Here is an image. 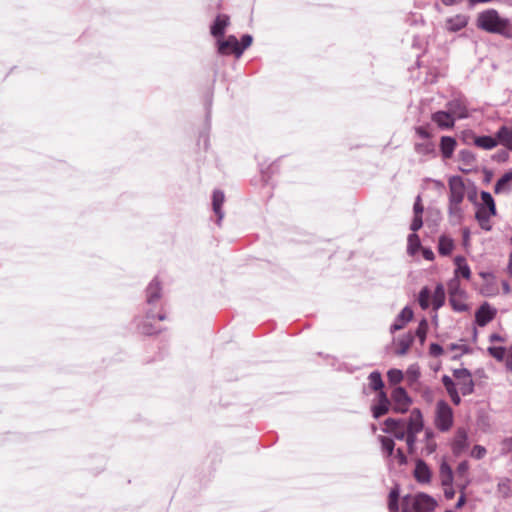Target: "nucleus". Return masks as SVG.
Instances as JSON below:
<instances>
[{
  "label": "nucleus",
  "instance_id": "a211bd4d",
  "mask_svg": "<svg viewBox=\"0 0 512 512\" xmlns=\"http://www.w3.org/2000/svg\"><path fill=\"white\" fill-rule=\"evenodd\" d=\"M496 137L499 144L512 151V125L501 126L496 133Z\"/></svg>",
  "mask_w": 512,
  "mask_h": 512
},
{
  "label": "nucleus",
  "instance_id": "7c9ffc66",
  "mask_svg": "<svg viewBox=\"0 0 512 512\" xmlns=\"http://www.w3.org/2000/svg\"><path fill=\"white\" fill-rule=\"evenodd\" d=\"M454 249V242L451 238L442 235L439 238L438 251L443 256H448Z\"/></svg>",
  "mask_w": 512,
  "mask_h": 512
},
{
  "label": "nucleus",
  "instance_id": "8fccbe9b",
  "mask_svg": "<svg viewBox=\"0 0 512 512\" xmlns=\"http://www.w3.org/2000/svg\"><path fill=\"white\" fill-rule=\"evenodd\" d=\"M393 436L398 440H405L407 437V429L405 426H400V428H396L393 432H391Z\"/></svg>",
  "mask_w": 512,
  "mask_h": 512
},
{
  "label": "nucleus",
  "instance_id": "e433bc0d",
  "mask_svg": "<svg viewBox=\"0 0 512 512\" xmlns=\"http://www.w3.org/2000/svg\"><path fill=\"white\" fill-rule=\"evenodd\" d=\"M497 493L502 498H508L511 496L512 490L510 486V480L508 478L501 479L497 485Z\"/></svg>",
  "mask_w": 512,
  "mask_h": 512
},
{
  "label": "nucleus",
  "instance_id": "f8f14e48",
  "mask_svg": "<svg viewBox=\"0 0 512 512\" xmlns=\"http://www.w3.org/2000/svg\"><path fill=\"white\" fill-rule=\"evenodd\" d=\"M424 426L423 417L419 409H413L406 421L407 434L417 435Z\"/></svg>",
  "mask_w": 512,
  "mask_h": 512
},
{
  "label": "nucleus",
  "instance_id": "9d476101",
  "mask_svg": "<svg viewBox=\"0 0 512 512\" xmlns=\"http://www.w3.org/2000/svg\"><path fill=\"white\" fill-rule=\"evenodd\" d=\"M447 112L456 119H463L468 117V109L465 101L460 98H455L446 104Z\"/></svg>",
  "mask_w": 512,
  "mask_h": 512
},
{
  "label": "nucleus",
  "instance_id": "cd10ccee",
  "mask_svg": "<svg viewBox=\"0 0 512 512\" xmlns=\"http://www.w3.org/2000/svg\"><path fill=\"white\" fill-rule=\"evenodd\" d=\"M414 150L421 156H435L436 154L435 144L431 141L415 143Z\"/></svg>",
  "mask_w": 512,
  "mask_h": 512
},
{
  "label": "nucleus",
  "instance_id": "3c124183",
  "mask_svg": "<svg viewBox=\"0 0 512 512\" xmlns=\"http://www.w3.org/2000/svg\"><path fill=\"white\" fill-rule=\"evenodd\" d=\"M417 435H413V434H407V437L405 439L406 441V444H407V447H408V452L410 454L414 453V450H415V443H416V440H417Z\"/></svg>",
  "mask_w": 512,
  "mask_h": 512
},
{
  "label": "nucleus",
  "instance_id": "c85d7f7f",
  "mask_svg": "<svg viewBox=\"0 0 512 512\" xmlns=\"http://www.w3.org/2000/svg\"><path fill=\"white\" fill-rule=\"evenodd\" d=\"M474 143L477 147L490 150L495 148L499 143L497 137L494 138L492 136H480L475 138Z\"/></svg>",
  "mask_w": 512,
  "mask_h": 512
},
{
  "label": "nucleus",
  "instance_id": "72a5a7b5",
  "mask_svg": "<svg viewBox=\"0 0 512 512\" xmlns=\"http://www.w3.org/2000/svg\"><path fill=\"white\" fill-rule=\"evenodd\" d=\"M399 496H400L399 488H398V486H395L394 488L391 489V491L389 493L388 508H389L390 512H398Z\"/></svg>",
  "mask_w": 512,
  "mask_h": 512
},
{
  "label": "nucleus",
  "instance_id": "58836bf2",
  "mask_svg": "<svg viewBox=\"0 0 512 512\" xmlns=\"http://www.w3.org/2000/svg\"><path fill=\"white\" fill-rule=\"evenodd\" d=\"M379 441L381 443L382 450L385 451L388 456H391L395 448L393 439L385 436H379Z\"/></svg>",
  "mask_w": 512,
  "mask_h": 512
},
{
  "label": "nucleus",
  "instance_id": "4c0bfd02",
  "mask_svg": "<svg viewBox=\"0 0 512 512\" xmlns=\"http://www.w3.org/2000/svg\"><path fill=\"white\" fill-rule=\"evenodd\" d=\"M465 298H466V295L462 296L461 298H459V296H453V297H450L449 301L454 310L459 311V312H464V311L468 310V306L465 303Z\"/></svg>",
  "mask_w": 512,
  "mask_h": 512
},
{
  "label": "nucleus",
  "instance_id": "1a4fd4ad",
  "mask_svg": "<svg viewBox=\"0 0 512 512\" xmlns=\"http://www.w3.org/2000/svg\"><path fill=\"white\" fill-rule=\"evenodd\" d=\"M392 406V402L388 398L385 391H380L377 395V402L372 405V415L375 419L380 418L381 416L388 413L390 407Z\"/></svg>",
  "mask_w": 512,
  "mask_h": 512
},
{
  "label": "nucleus",
  "instance_id": "a878e982",
  "mask_svg": "<svg viewBox=\"0 0 512 512\" xmlns=\"http://www.w3.org/2000/svg\"><path fill=\"white\" fill-rule=\"evenodd\" d=\"M495 214H490V212H487L485 207H479L476 211L475 217L480 225V227L486 231L491 230L490 225V217L494 216Z\"/></svg>",
  "mask_w": 512,
  "mask_h": 512
},
{
  "label": "nucleus",
  "instance_id": "603ef678",
  "mask_svg": "<svg viewBox=\"0 0 512 512\" xmlns=\"http://www.w3.org/2000/svg\"><path fill=\"white\" fill-rule=\"evenodd\" d=\"M423 225V221H422V215H414V218L412 220V223L410 225V229L413 231V232H416L418 231Z\"/></svg>",
  "mask_w": 512,
  "mask_h": 512
},
{
  "label": "nucleus",
  "instance_id": "f704fd0d",
  "mask_svg": "<svg viewBox=\"0 0 512 512\" xmlns=\"http://www.w3.org/2000/svg\"><path fill=\"white\" fill-rule=\"evenodd\" d=\"M481 199L483 203L480 207H485L487 212H490V214H496V206L491 194L489 192L482 191Z\"/></svg>",
  "mask_w": 512,
  "mask_h": 512
},
{
  "label": "nucleus",
  "instance_id": "39448f33",
  "mask_svg": "<svg viewBox=\"0 0 512 512\" xmlns=\"http://www.w3.org/2000/svg\"><path fill=\"white\" fill-rule=\"evenodd\" d=\"M436 427L440 431H447L453 424V412L451 407L445 401H439L436 406Z\"/></svg>",
  "mask_w": 512,
  "mask_h": 512
},
{
  "label": "nucleus",
  "instance_id": "09e8293b",
  "mask_svg": "<svg viewBox=\"0 0 512 512\" xmlns=\"http://www.w3.org/2000/svg\"><path fill=\"white\" fill-rule=\"evenodd\" d=\"M416 134L423 138V139H429L432 137V134L429 132L427 126H417L415 127Z\"/></svg>",
  "mask_w": 512,
  "mask_h": 512
},
{
  "label": "nucleus",
  "instance_id": "393cba45",
  "mask_svg": "<svg viewBox=\"0 0 512 512\" xmlns=\"http://www.w3.org/2000/svg\"><path fill=\"white\" fill-rule=\"evenodd\" d=\"M455 264L457 265V268L455 270V276L459 279V276L470 279L471 277V270L468 264L466 263V260L462 256H458L455 258Z\"/></svg>",
  "mask_w": 512,
  "mask_h": 512
},
{
  "label": "nucleus",
  "instance_id": "6e6d98bb",
  "mask_svg": "<svg viewBox=\"0 0 512 512\" xmlns=\"http://www.w3.org/2000/svg\"><path fill=\"white\" fill-rule=\"evenodd\" d=\"M423 210L424 208L423 205L421 204V198L420 196H418L413 206L414 215H422Z\"/></svg>",
  "mask_w": 512,
  "mask_h": 512
},
{
  "label": "nucleus",
  "instance_id": "a19ab883",
  "mask_svg": "<svg viewBox=\"0 0 512 512\" xmlns=\"http://www.w3.org/2000/svg\"><path fill=\"white\" fill-rule=\"evenodd\" d=\"M420 238L417 234L412 233L408 236V252L413 255L420 248Z\"/></svg>",
  "mask_w": 512,
  "mask_h": 512
},
{
  "label": "nucleus",
  "instance_id": "c03bdc74",
  "mask_svg": "<svg viewBox=\"0 0 512 512\" xmlns=\"http://www.w3.org/2000/svg\"><path fill=\"white\" fill-rule=\"evenodd\" d=\"M420 376L419 367L416 365H411L406 371V378L409 382H415L418 380Z\"/></svg>",
  "mask_w": 512,
  "mask_h": 512
},
{
  "label": "nucleus",
  "instance_id": "c756f323",
  "mask_svg": "<svg viewBox=\"0 0 512 512\" xmlns=\"http://www.w3.org/2000/svg\"><path fill=\"white\" fill-rule=\"evenodd\" d=\"M445 302V290L442 284H437L432 295V306L434 310H438Z\"/></svg>",
  "mask_w": 512,
  "mask_h": 512
},
{
  "label": "nucleus",
  "instance_id": "5701e85b",
  "mask_svg": "<svg viewBox=\"0 0 512 512\" xmlns=\"http://www.w3.org/2000/svg\"><path fill=\"white\" fill-rule=\"evenodd\" d=\"M229 24V17L227 15H218L211 26V34L214 37H221L225 32V28Z\"/></svg>",
  "mask_w": 512,
  "mask_h": 512
},
{
  "label": "nucleus",
  "instance_id": "9b49d317",
  "mask_svg": "<svg viewBox=\"0 0 512 512\" xmlns=\"http://www.w3.org/2000/svg\"><path fill=\"white\" fill-rule=\"evenodd\" d=\"M468 447V434L465 429L459 428L452 442V452L455 456H460Z\"/></svg>",
  "mask_w": 512,
  "mask_h": 512
},
{
  "label": "nucleus",
  "instance_id": "774afa93",
  "mask_svg": "<svg viewBox=\"0 0 512 512\" xmlns=\"http://www.w3.org/2000/svg\"><path fill=\"white\" fill-rule=\"evenodd\" d=\"M433 438H434V433H433V431H431V430L427 429V430L425 431V441L433 440Z\"/></svg>",
  "mask_w": 512,
  "mask_h": 512
},
{
  "label": "nucleus",
  "instance_id": "69168bd1",
  "mask_svg": "<svg viewBox=\"0 0 512 512\" xmlns=\"http://www.w3.org/2000/svg\"><path fill=\"white\" fill-rule=\"evenodd\" d=\"M487 352H489V353H492V352H506V350H505L504 347H489L487 349Z\"/></svg>",
  "mask_w": 512,
  "mask_h": 512
},
{
  "label": "nucleus",
  "instance_id": "864d4df0",
  "mask_svg": "<svg viewBox=\"0 0 512 512\" xmlns=\"http://www.w3.org/2000/svg\"><path fill=\"white\" fill-rule=\"evenodd\" d=\"M437 449V444L434 440L425 441L424 450L427 455L434 453Z\"/></svg>",
  "mask_w": 512,
  "mask_h": 512
},
{
  "label": "nucleus",
  "instance_id": "680f3d73",
  "mask_svg": "<svg viewBox=\"0 0 512 512\" xmlns=\"http://www.w3.org/2000/svg\"><path fill=\"white\" fill-rule=\"evenodd\" d=\"M506 271H507L508 275L512 278V252H510L508 255V263H507Z\"/></svg>",
  "mask_w": 512,
  "mask_h": 512
},
{
  "label": "nucleus",
  "instance_id": "20e7f679",
  "mask_svg": "<svg viewBox=\"0 0 512 512\" xmlns=\"http://www.w3.org/2000/svg\"><path fill=\"white\" fill-rule=\"evenodd\" d=\"M428 329V323L425 319H423L415 332L409 331L401 338H399L396 342L397 348L395 352H407L409 349L414 348L418 349L417 344L420 346L423 345L426 339V333Z\"/></svg>",
  "mask_w": 512,
  "mask_h": 512
},
{
  "label": "nucleus",
  "instance_id": "412c9836",
  "mask_svg": "<svg viewBox=\"0 0 512 512\" xmlns=\"http://www.w3.org/2000/svg\"><path fill=\"white\" fill-rule=\"evenodd\" d=\"M457 142L453 137L442 136L440 140V150L444 159L452 157Z\"/></svg>",
  "mask_w": 512,
  "mask_h": 512
},
{
  "label": "nucleus",
  "instance_id": "6ab92c4d",
  "mask_svg": "<svg viewBox=\"0 0 512 512\" xmlns=\"http://www.w3.org/2000/svg\"><path fill=\"white\" fill-rule=\"evenodd\" d=\"M512 170L503 174L495 183L494 192L496 194L509 193L512 190Z\"/></svg>",
  "mask_w": 512,
  "mask_h": 512
},
{
  "label": "nucleus",
  "instance_id": "7ed1b4c3",
  "mask_svg": "<svg viewBox=\"0 0 512 512\" xmlns=\"http://www.w3.org/2000/svg\"><path fill=\"white\" fill-rule=\"evenodd\" d=\"M436 506L437 501L423 492L406 495L402 499V512H432Z\"/></svg>",
  "mask_w": 512,
  "mask_h": 512
},
{
  "label": "nucleus",
  "instance_id": "2f4dec72",
  "mask_svg": "<svg viewBox=\"0 0 512 512\" xmlns=\"http://www.w3.org/2000/svg\"><path fill=\"white\" fill-rule=\"evenodd\" d=\"M368 380H369V385L372 390L378 391V393L380 391H383L384 382L382 380V376H381L380 372H378V371L371 372L368 376Z\"/></svg>",
  "mask_w": 512,
  "mask_h": 512
},
{
  "label": "nucleus",
  "instance_id": "37998d69",
  "mask_svg": "<svg viewBox=\"0 0 512 512\" xmlns=\"http://www.w3.org/2000/svg\"><path fill=\"white\" fill-rule=\"evenodd\" d=\"M388 380L391 384H398L403 379V373L398 369H391L387 373Z\"/></svg>",
  "mask_w": 512,
  "mask_h": 512
},
{
  "label": "nucleus",
  "instance_id": "ea45409f",
  "mask_svg": "<svg viewBox=\"0 0 512 512\" xmlns=\"http://www.w3.org/2000/svg\"><path fill=\"white\" fill-rule=\"evenodd\" d=\"M430 298H431V294H430L429 289L427 287H424L420 291L419 297H418V302L422 309L426 310L429 308Z\"/></svg>",
  "mask_w": 512,
  "mask_h": 512
},
{
  "label": "nucleus",
  "instance_id": "423d86ee",
  "mask_svg": "<svg viewBox=\"0 0 512 512\" xmlns=\"http://www.w3.org/2000/svg\"><path fill=\"white\" fill-rule=\"evenodd\" d=\"M456 379V385L463 396L470 395L474 391V382L469 370L462 368L456 369L453 373Z\"/></svg>",
  "mask_w": 512,
  "mask_h": 512
},
{
  "label": "nucleus",
  "instance_id": "79ce46f5",
  "mask_svg": "<svg viewBox=\"0 0 512 512\" xmlns=\"http://www.w3.org/2000/svg\"><path fill=\"white\" fill-rule=\"evenodd\" d=\"M496 360L500 363H503L506 367V370L512 373V354H492ZM512 382V380H511Z\"/></svg>",
  "mask_w": 512,
  "mask_h": 512
},
{
  "label": "nucleus",
  "instance_id": "4be33fe9",
  "mask_svg": "<svg viewBox=\"0 0 512 512\" xmlns=\"http://www.w3.org/2000/svg\"><path fill=\"white\" fill-rule=\"evenodd\" d=\"M224 200H225V196H224V193L220 190H215L213 192V197H212V206H213V211L214 213L216 214L217 216V224L220 225V222L221 220L223 219V212L221 210V207L224 203Z\"/></svg>",
  "mask_w": 512,
  "mask_h": 512
},
{
  "label": "nucleus",
  "instance_id": "052dcab7",
  "mask_svg": "<svg viewBox=\"0 0 512 512\" xmlns=\"http://www.w3.org/2000/svg\"><path fill=\"white\" fill-rule=\"evenodd\" d=\"M423 257L426 259V260H429V261H432L434 259V253L432 250L430 249H424L423 250Z\"/></svg>",
  "mask_w": 512,
  "mask_h": 512
},
{
  "label": "nucleus",
  "instance_id": "13d9d810",
  "mask_svg": "<svg viewBox=\"0 0 512 512\" xmlns=\"http://www.w3.org/2000/svg\"><path fill=\"white\" fill-rule=\"evenodd\" d=\"M448 395L450 396V399L453 402V404L459 405L461 403V398L457 389L455 391H450Z\"/></svg>",
  "mask_w": 512,
  "mask_h": 512
},
{
  "label": "nucleus",
  "instance_id": "6e6552de",
  "mask_svg": "<svg viewBox=\"0 0 512 512\" xmlns=\"http://www.w3.org/2000/svg\"><path fill=\"white\" fill-rule=\"evenodd\" d=\"M163 321L166 319V315L164 313H159L157 316L152 314L151 312H148L146 314L145 320L138 324V330L140 333L144 335H154L159 333L162 328L154 325L155 320Z\"/></svg>",
  "mask_w": 512,
  "mask_h": 512
},
{
  "label": "nucleus",
  "instance_id": "ddd939ff",
  "mask_svg": "<svg viewBox=\"0 0 512 512\" xmlns=\"http://www.w3.org/2000/svg\"><path fill=\"white\" fill-rule=\"evenodd\" d=\"M219 53L221 54H230L233 53L236 57H240L243 53V48L240 47V43L238 42L235 36H229L225 41L219 43L218 47Z\"/></svg>",
  "mask_w": 512,
  "mask_h": 512
},
{
  "label": "nucleus",
  "instance_id": "4d7b16f0",
  "mask_svg": "<svg viewBox=\"0 0 512 512\" xmlns=\"http://www.w3.org/2000/svg\"><path fill=\"white\" fill-rule=\"evenodd\" d=\"M252 43V37L248 34L243 35L241 38V44L240 47L243 48V51L249 47Z\"/></svg>",
  "mask_w": 512,
  "mask_h": 512
},
{
  "label": "nucleus",
  "instance_id": "49530a36",
  "mask_svg": "<svg viewBox=\"0 0 512 512\" xmlns=\"http://www.w3.org/2000/svg\"><path fill=\"white\" fill-rule=\"evenodd\" d=\"M486 454L485 447L481 445H475L471 451V456L475 459H482Z\"/></svg>",
  "mask_w": 512,
  "mask_h": 512
},
{
  "label": "nucleus",
  "instance_id": "aec40b11",
  "mask_svg": "<svg viewBox=\"0 0 512 512\" xmlns=\"http://www.w3.org/2000/svg\"><path fill=\"white\" fill-rule=\"evenodd\" d=\"M413 317V311L409 307H405L402 309L400 314L396 317L394 323L391 325V332H395L404 327V325L409 322Z\"/></svg>",
  "mask_w": 512,
  "mask_h": 512
},
{
  "label": "nucleus",
  "instance_id": "f3484780",
  "mask_svg": "<svg viewBox=\"0 0 512 512\" xmlns=\"http://www.w3.org/2000/svg\"><path fill=\"white\" fill-rule=\"evenodd\" d=\"M469 16L466 14H457L448 18L445 27L450 32H457L465 28L468 24Z\"/></svg>",
  "mask_w": 512,
  "mask_h": 512
},
{
  "label": "nucleus",
  "instance_id": "bb28decb",
  "mask_svg": "<svg viewBox=\"0 0 512 512\" xmlns=\"http://www.w3.org/2000/svg\"><path fill=\"white\" fill-rule=\"evenodd\" d=\"M161 286L157 278L153 279L147 287L146 297L147 302L152 304L160 298Z\"/></svg>",
  "mask_w": 512,
  "mask_h": 512
},
{
  "label": "nucleus",
  "instance_id": "0eeeda50",
  "mask_svg": "<svg viewBox=\"0 0 512 512\" xmlns=\"http://www.w3.org/2000/svg\"><path fill=\"white\" fill-rule=\"evenodd\" d=\"M392 409L397 413H405L411 404V398L402 387H396L391 394Z\"/></svg>",
  "mask_w": 512,
  "mask_h": 512
},
{
  "label": "nucleus",
  "instance_id": "e2e57ef3",
  "mask_svg": "<svg viewBox=\"0 0 512 512\" xmlns=\"http://www.w3.org/2000/svg\"><path fill=\"white\" fill-rule=\"evenodd\" d=\"M466 502V498H465V495L464 494H461L460 497L458 498V501L456 503V508L457 509H460Z\"/></svg>",
  "mask_w": 512,
  "mask_h": 512
},
{
  "label": "nucleus",
  "instance_id": "2eb2a0df",
  "mask_svg": "<svg viewBox=\"0 0 512 512\" xmlns=\"http://www.w3.org/2000/svg\"><path fill=\"white\" fill-rule=\"evenodd\" d=\"M431 470L422 459H418L415 464L414 477L418 483L427 484L431 481Z\"/></svg>",
  "mask_w": 512,
  "mask_h": 512
},
{
  "label": "nucleus",
  "instance_id": "de8ad7c7",
  "mask_svg": "<svg viewBox=\"0 0 512 512\" xmlns=\"http://www.w3.org/2000/svg\"><path fill=\"white\" fill-rule=\"evenodd\" d=\"M468 469H469L468 461L464 460V461L460 462L456 469L457 476L460 478L464 477L466 475Z\"/></svg>",
  "mask_w": 512,
  "mask_h": 512
},
{
  "label": "nucleus",
  "instance_id": "f257e3e1",
  "mask_svg": "<svg viewBox=\"0 0 512 512\" xmlns=\"http://www.w3.org/2000/svg\"><path fill=\"white\" fill-rule=\"evenodd\" d=\"M476 25L479 29L512 38V24L508 18H503L495 9H488L478 14Z\"/></svg>",
  "mask_w": 512,
  "mask_h": 512
},
{
  "label": "nucleus",
  "instance_id": "f03ea898",
  "mask_svg": "<svg viewBox=\"0 0 512 512\" xmlns=\"http://www.w3.org/2000/svg\"><path fill=\"white\" fill-rule=\"evenodd\" d=\"M465 197V185L461 177L454 176L449 180V205L450 218L460 222L463 218L461 204Z\"/></svg>",
  "mask_w": 512,
  "mask_h": 512
},
{
  "label": "nucleus",
  "instance_id": "4468645a",
  "mask_svg": "<svg viewBox=\"0 0 512 512\" xmlns=\"http://www.w3.org/2000/svg\"><path fill=\"white\" fill-rule=\"evenodd\" d=\"M496 315V310L491 308L489 304L484 303L479 307L475 314L476 323L483 327L491 322Z\"/></svg>",
  "mask_w": 512,
  "mask_h": 512
},
{
  "label": "nucleus",
  "instance_id": "473e14b6",
  "mask_svg": "<svg viewBox=\"0 0 512 512\" xmlns=\"http://www.w3.org/2000/svg\"><path fill=\"white\" fill-rule=\"evenodd\" d=\"M447 288L450 297L459 296V298H461L465 296V291L461 288L460 281L457 277L452 278L448 282Z\"/></svg>",
  "mask_w": 512,
  "mask_h": 512
},
{
  "label": "nucleus",
  "instance_id": "338daca9",
  "mask_svg": "<svg viewBox=\"0 0 512 512\" xmlns=\"http://www.w3.org/2000/svg\"><path fill=\"white\" fill-rule=\"evenodd\" d=\"M480 276L485 279V280H488V279H493L494 278V275L493 273L491 272H481L480 273Z\"/></svg>",
  "mask_w": 512,
  "mask_h": 512
},
{
  "label": "nucleus",
  "instance_id": "dca6fc26",
  "mask_svg": "<svg viewBox=\"0 0 512 512\" xmlns=\"http://www.w3.org/2000/svg\"><path fill=\"white\" fill-rule=\"evenodd\" d=\"M431 119L441 129H452L455 125V119L447 111H437L432 114Z\"/></svg>",
  "mask_w": 512,
  "mask_h": 512
},
{
  "label": "nucleus",
  "instance_id": "bf43d9fd",
  "mask_svg": "<svg viewBox=\"0 0 512 512\" xmlns=\"http://www.w3.org/2000/svg\"><path fill=\"white\" fill-rule=\"evenodd\" d=\"M444 487V495L447 499H452L455 496V490L452 485L443 486Z\"/></svg>",
  "mask_w": 512,
  "mask_h": 512
},
{
  "label": "nucleus",
  "instance_id": "a18cd8bd",
  "mask_svg": "<svg viewBox=\"0 0 512 512\" xmlns=\"http://www.w3.org/2000/svg\"><path fill=\"white\" fill-rule=\"evenodd\" d=\"M442 383L444 385V387L446 388L447 390V393L449 394L450 391H455L457 388H456V383L453 381V379L447 375H444L442 377Z\"/></svg>",
  "mask_w": 512,
  "mask_h": 512
},
{
  "label": "nucleus",
  "instance_id": "c9c22d12",
  "mask_svg": "<svg viewBox=\"0 0 512 512\" xmlns=\"http://www.w3.org/2000/svg\"><path fill=\"white\" fill-rule=\"evenodd\" d=\"M384 425H385V428L383 429V431L385 433H391L396 428H400V426H405L406 420L405 419L387 418L384 421Z\"/></svg>",
  "mask_w": 512,
  "mask_h": 512
},
{
  "label": "nucleus",
  "instance_id": "b1692460",
  "mask_svg": "<svg viewBox=\"0 0 512 512\" xmlns=\"http://www.w3.org/2000/svg\"><path fill=\"white\" fill-rule=\"evenodd\" d=\"M439 475L442 486H449L453 484V471L450 465L445 460H443L440 464Z\"/></svg>",
  "mask_w": 512,
  "mask_h": 512
},
{
  "label": "nucleus",
  "instance_id": "0e129e2a",
  "mask_svg": "<svg viewBox=\"0 0 512 512\" xmlns=\"http://www.w3.org/2000/svg\"><path fill=\"white\" fill-rule=\"evenodd\" d=\"M429 352H443V349L438 344L432 343L430 345V351Z\"/></svg>",
  "mask_w": 512,
  "mask_h": 512
},
{
  "label": "nucleus",
  "instance_id": "5fc2aeb1",
  "mask_svg": "<svg viewBox=\"0 0 512 512\" xmlns=\"http://www.w3.org/2000/svg\"><path fill=\"white\" fill-rule=\"evenodd\" d=\"M395 457H396L399 465H406L408 462L406 455L404 454L403 450L400 448L397 449Z\"/></svg>",
  "mask_w": 512,
  "mask_h": 512
}]
</instances>
